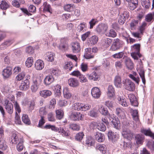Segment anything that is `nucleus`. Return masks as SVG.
I'll list each match as a JSON object with an SVG mask.
<instances>
[{
	"mask_svg": "<svg viewBox=\"0 0 154 154\" xmlns=\"http://www.w3.org/2000/svg\"><path fill=\"white\" fill-rule=\"evenodd\" d=\"M139 21L138 20H133L130 23V26L131 28L132 29H135L138 26V22Z\"/></svg>",
	"mask_w": 154,
	"mask_h": 154,
	"instance_id": "56",
	"label": "nucleus"
},
{
	"mask_svg": "<svg viewBox=\"0 0 154 154\" xmlns=\"http://www.w3.org/2000/svg\"><path fill=\"white\" fill-rule=\"evenodd\" d=\"M108 137L109 139L111 140L113 142H115L118 139L116 133L109 131L108 134Z\"/></svg>",
	"mask_w": 154,
	"mask_h": 154,
	"instance_id": "22",
	"label": "nucleus"
},
{
	"mask_svg": "<svg viewBox=\"0 0 154 154\" xmlns=\"http://www.w3.org/2000/svg\"><path fill=\"white\" fill-rule=\"evenodd\" d=\"M128 98L131 105L134 106H137L138 105L136 97L134 94H131L128 95Z\"/></svg>",
	"mask_w": 154,
	"mask_h": 154,
	"instance_id": "15",
	"label": "nucleus"
},
{
	"mask_svg": "<svg viewBox=\"0 0 154 154\" xmlns=\"http://www.w3.org/2000/svg\"><path fill=\"white\" fill-rule=\"evenodd\" d=\"M10 7L9 4L5 0L1 1L0 4V8L3 10H6Z\"/></svg>",
	"mask_w": 154,
	"mask_h": 154,
	"instance_id": "35",
	"label": "nucleus"
},
{
	"mask_svg": "<svg viewBox=\"0 0 154 154\" xmlns=\"http://www.w3.org/2000/svg\"><path fill=\"white\" fill-rule=\"evenodd\" d=\"M91 105L90 104L82 103L81 111H86L90 109Z\"/></svg>",
	"mask_w": 154,
	"mask_h": 154,
	"instance_id": "59",
	"label": "nucleus"
},
{
	"mask_svg": "<svg viewBox=\"0 0 154 154\" xmlns=\"http://www.w3.org/2000/svg\"><path fill=\"white\" fill-rule=\"evenodd\" d=\"M63 94L64 97L67 99L69 98L72 96L68 88H65L63 89Z\"/></svg>",
	"mask_w": 154,
	"mask_h": 154,
	"instance_id": "43",
	"label": "nucleus"
},
{
	"mask_svg": "<svg viewBox=\"0 0 154 154\" xmlns=\"http://www.w3.org/2000/svg\"><path fill=\"white\" fill-rule=\"evenodd\" d=\"M145 20L148 22H151L152 20H154V15L152 14H148L146 16Z\"/></svg>",
	"mask_w": 154,
	"mask_h": 154,
	"instance_id": "62",
	"label": "nucleus"
},
{
	"mask_svg": "<svg viewBox=\"0 0 154 154\" xmlns=\"http://www.w3.org/2000/svg\"><path fill=\"white\" fill-rule=\"evenodd\" d=\"M118 100L119 103L122 106L126 107L128 106V104L127 103L126 100L125 99L120 97L118 98Z\"/></svg>",
	"mask_w": 154,
	"mask_h": 154,
	"instance_id": "44",
	"label": "nucleus"
},
{
	"mask_svg": "<svg viewBox=\"0 0 154 154\" xmlns=\"http://www.w3.org/2000/svg\"><path fill=\"white\" fill-rule=\"evenodd\" d=\"M94 128H96L98 130L102 131H104L106 130V127L105 125L103 123H97L94 122L93 123Z\"/></svg>",
	"mask_w": 154,
	"mask_h": 154,
	"instance_id": "20",
	"label": "nucleus"
},
{
	"mask_svg": "<svg viewBox=\"0 0 154 154\" xmlns=\"http://www.w3.org/2000/svg\"><path fill=\"white\" fill-rule=\"evenodd\" d=\"M91 94L93 97L95 98H98L100 95V91L97 87H94L91 91Z\"/></svg>",
	"mask_w": 154,
	"mask_h": 154,
	"instance_id": "12",
	"label": "nucleus"
},
{
	"mask_svg": "<svg viewBox=\"0 0 154 154\" xmlns=\"http://www.w3.org/2000/svg\"><path fill=\"white\" fill-rule=\"evenodd\" d=\"M140 44H135L131 46V50L133 52H135L139 54L140 53Z\"/></svg>",
	"mask_w": 154,
	"mask_h": 154,
	"instance_id": "37",
	"label": "nucleus"
},
{
	"mask_svg": "<svg viewBox=\"0 0 154 154\" xmlns=\"http://www.w3.org/2000/svg\"><path fill=\"white\" fill-rule=\"evenodd\" d=\"M43 11H44L48 12L51 14L52 12V10L51 8V6L47 3L46 2H45L43 5Z\"/></svg>",
	"mask_w": 154,
	"mask_h": 154,
	"instance_id": "31",
	"label": "nucleus"
},
{
	"mask_svg": "<svg viewBox=\"0 0 154 154\" xmlns=\"http://www.w3.org/2000/svg\"><path fill=\"white\" fill-rule=\"evenodd\" d=\"M108 26L105 23H101L99 24L96 27V31L99 34L104 33L108 29Z\"/></svg>",
	"mask_w": 154,
	"mask_h": 154,
	"instance_id": "5",
	"label": "nucleus"
},
{
	"mask_svg": "<svg viewBox=\"0 0 154 154\" xmlns=\"http://www.w3.org/2000/svg\"><path fill=\"white\" fill-rule=\"evenodd\" d=\"M125 63L128 68L132 69L133 68V63L130 58L126 59Z\"/></svg>",
	"mask_w": 154,
	"mask_h": 154,
	"instance_id": "41",
	"label": "nucleus"
},
{
	"mask_svg": "<svg viewBox=\"0 0 154 154\" xmlns=\"http://www.w3.org/2000/svg\"><path fill=\"white\" fill-rule=\"evenodd\" d=\"M82 103H74L72 106V108L75 110H81Z\"/></svg>",
	"mask_w": 154,
	"mask_h": 154,
	"instance_id": "55",
	"label": "nucleus"
},
{
	"mask_svg": "<svg viewBox=\"0 0 154 154\" xmlns=\"http://www.w3.org/2000/svg\"><path fill=\"white\" fill-rule=\"evenodd\" d=\"M143 6L146 9L149 8L150 6V3L149 0H141Z\"/></svg>",
	"mask_w": 154,
	"mask_h": 154,
	"instance_id": "54",
	"label": "nucleus"
},
{
	"mask_svg": "<svg viewBox=\"0 0 154 154\" xmlns=\"http://www.w3.org/2000/svg\"><path fill=\"white\" fill-rule=\"evenodd\" d=\"M54 80V78L52 76H47L45 79L44 82L46 85H48L53 82Z\"/></svg>",
	"mask_w": 154,
	"mask_h": 154,
	"instance_id": "28",
	"label": "nucleus"
},
{
	"mask_svg": "<svg viewBox=\"0 0 154 154\" xmlns=\"http://www.w3.org/2000/svg\"><path fill=\"white\" fill-rule=\"evenodd\" d=\"M68 83L69 85L73 87H76L78 85L79 82L75 79L71 78L68 80Z\"/></svg>",
	"mask_w": 154,
	"mask_h": 154,
	"instance_id": "27",
	"label": "nucleus"
},
{
	"mask_svg": "<svg viewBox=\"0 0 154 154\" xmlns=\"http://www.w3.org/2000/svg\"><path fill=\"white\" fill-rule=\"evenodd\" d=\"M97 113L94 109L91 110L88 112V115L92 117H96L98 116Z\"/></svg>",
	"mask_w": 154,
	"mask_h": 154,
	"instance_id": "60",
	"label": "nucleus"
},
{
	"mask_svg": "<svg viewBox=\"0 0 154 154\" xmlns=\"http://www.w3.org/2000/svg\"><path fill=\"white\" fill-rule=\"evenodd\" d=\"M137 71L142 79L143 83L145 85L146 80L145 77V71L144 69L142 66H140L139 68H138Z\"/></svg>",
	"mask_w": 154,
	"mask_h": 154,
	"instance_id": "13",
	"label": "nucleus"
},
{
	"mask_svg": "<svg viewBox=\"0 0 154 154\" xmlns=\"http://www.w3.org/2000/svg\"><path fill=\"white\" fill-rule=\"evenodd\" d=\"M59 133H61L62 134L66 137L68 136L69 134V131L66 129L65 128H60Z\"/></svg>",
	"mask_w": 154,
	"mask_h": 154,
	"instance_id": "45",
	"label": "nucleus"
},
{
	"mask_svg": "<svg viewBox=\"0 0 154 154\" xmlns=\"http://www.w3.org/2000/svg\"><path fill=\"white\" fill-rule=\"evenodd\" d=\"M111 121L112 125L115 129L117 130H119L120 128V122L118 118L112 119Z\"/></svg>",
	"mask_w": 154,
	"mask_h": 154,
	"instance_id": "19",
	"label": "nucleus"
},
{
	"mask_svg": "<svg viewBox=\"0 0 154 154\" xmlns=\"http://www.w3.org/2000/svg\"><path fill=\"white\" fill-rule=\"evenodd\" d=\"M29 83L24 82H22L21 85L19 87L20 90L22 91H26L27 90L29 86Z\"/></svg>",
	"mask_w": 154,
	"mask_h": 154,
	"instance_id": "38",
	"label": "nucleus"
},
{
	"mask_svg": "<svg viewBox=\"0 0 154 154\" xmlns=\"http://www.w3.org/2000/svg\"><path fill=\"white\" fill-rule=\"evenodd\" d=\"M98 22V20L97 19H92L89 22L90 24V29H92L93 26Z\"/></svg>",
	"mask_w": 154,
	"mask_h": 154,
	"instance_id": "61",
	"label": "nucleus"
},
{
	"mask_svg": "<svg viewBox=\"0 0 154 154\" xmlns=\"http://www.w3.org/2000/svg\"><path fill=\"white\" fill-rule=\"evenodd\" d=\"M141 132L145 135L149 136L154 139V134L152 133L149 129L148 130L143 129L141 130Z\"/></svg>",
	"mask_w": 154,
	"mask_h": 154,
	"instance_id": "39",
	"label": "nucleus"
},
{
	"mask_svg": "<svg viewBox=\"0 0 154 154\" xmlns=\"http://www.w3.org/2000/svg\"><path fill=\"white\" fill-rule=\"evenodd\" d=\"M123 41L118 38L114 39L112 42L109 51H114L120 49L123 45Z\"/></svg>",
	"mask_w": 154,
	"mask_h": 154,
	"instance_id": "1",
	"label": "nucleus"
},
{
	"mask_svg": "<svg viewBox=\"0 0 154 154\" xmlns=\"http://www.w3.org/2000/svg\"><path fill=\"white\" fill-rule=\"evenodd\" d=\"M4 105L7 112L10 114H11L13 111V106L12 104L8 100L6 99L5 101Z\"/></svg>",
	"mask_w": 154,
	"mask_h": 154,
	"instance_id": "6",
	"label": "nucleus"
},
{
	"mask_svg": "<svg viewBox=\"0 0 154 154\" xmlns=\"http://www.w3.org/2000/svg\"><path fill=\"white\" fill-rule=\"evenodd\" d=\"M96 140L99 142H103L105 140V136L104 134L99 132H96L94 135Z\"/></svg>",
	"mask_w": 154,
	"mask_h": 154,
	"instance_id": "25",
	"label": "nucleus"
},
{
	"mask_svg": "<svg viewBox=\"0 0 154 154\" xmlns=\"http://www.w3.org/2000/svg\"><path fill=\"white\" fill-rule=\"evenodd\" d=\"M85 24L84 22L80 23L78 26L77 31L79 32H84L85 30Z\"/></svg>",
	"mask_w": 154,
	"mask_h": 154,
	"instance_id": "47",
	"label": "nucleus"
},
{
	"mask_svg": "<svg viewBox=\"0 0 154 154\" xmlns=\"http://www.w3.org/2000/svg\"><path fill=\"white\" fill-rule=\"evenodd\" d=\"M85 53L84 56L87 59H90L94 57V54L92 53L91 49L90 48H87L85 50Z\"/></svg>",
	"mask_w": 154,
	"mask_h": 154,
	"instance_id": "18",
	"label": "nucleus"
},
{
	"mask_svg": "<svg viewBox=\"0 0 154 154\" xmlns=\"http://www.w3.org/2000/svg\"><path fill=\"white\" fill-rule=\"evenodd\" d=\"M123 137L129 140L133 138L134 134L129 130L123 131L122 132Z\"/></svg>",
	"mask_w": 154,
	"mask_h": 154,
	"instance_id": "14",
	"label": "nucleus"
},
{
	"mask_svg": "<svg viewBox=\"0 0 154 154\" xmlns=\"http://www.w3.org/2000/svg\"><path fill=\"white\" fill-rule=\"evenodd\" d=\"M123 84L124 88L130 91H133L135 89V85L131 80L126 79L123 81Z\"/></svg>",
	"mask_w": 154,
	"mask_h": 154,
	"instance_id": "2",
	"label": "nucleus"
},
{
	"mask_svg": "<svg viewBox=\"0 0 154 154\" xmlns=\"http://www.w3.org/2000/svg\"><path fill=\"white\" fill-rule=\"evenodd\" d=\"M23 143V139L22 138H20L18 144L16 146L17 149L19 152H21L23 150L24 148Z\"/></svg>",
	"mask_w": 154,
	"mask_h": 154,
	"instance_id": "32",
	"label": "nucleus"
},
{
	"mask_svg": "<svg viewBox=\"0 0 154 154\" xmlns=\"http://www.w3.org/2000/svg\"><path fill=\"white\" fill-rule=\"evenodd\" d=\"M72 49L73 52L75 53L79 52L80 50V45L77 42L72 43L71 44Z\"/></svg>",
	"mask_w": 154,
	"mask_h": 154,
	"instance_id": "17",
	"label": "nucleus"
},
{
	"mask_svg": "<svg viewBox=\"0 0 154 154\" xmlns=\"http://www.w3.org/2000/svg\"><path fill=\"white\" fill-rule=\"evenodd\" d=\"M69 128L73 131H76L79 130L80 128L79 125L75 123L70 124L69 125Z\"/></svg>",
	"mask_w": 154,
	"mask_h": 154,
	"instance_id": "42",
	"label": "nucleus"
},
{
	"mask_svg": "<svg viewBox=\"0 0 154 154\" xmlns=\"http://www.w3.org/2000/svg\"><path fill=\"white\" fill-rule=\"evenodd\" d=\"M25 74L24 72H22L21 73L19 74L16 77V79L17 80L20 81L22 80L25 76Z\"/></svg>",
	"mask_w": 154,
	"mask_h": 154,
	"instance_id": "64",
	"label": "nucleus"
},
{
	"mask_svg": "<svg viewBox=\"0 0 154 154\" xmlns=\"http://www.w3.org/2000/svg\"><path fill=\"white\" fill-rule=\"evenodd\" d=\"M33 63V58L32 57H30L28 58L26 61V66L28 67H31Z\"/></svg>",
	"mask_w": 154,
	"mask_h": 154,
	"instance_id": "48",
	"label": "nucleus"
},
{
	"mask_svg": "<svg viewBox=\"0 0 154 154\" xmlns=\"http://www.w3.org/2000/svg\"><path fill=\"white\" fill-rule=\"evenodd\" d=\"M39 93L42 97L44 98H47L51 94V91L46 90L40 91Z\"/></svg>",
	"mask_w": 154,
	"mask_h": 154,
	"instance_id": "30",
	"label": "nucleus"
},
{
	"mask_svg": "<svg viewBox=\"0 0 154 154\" xmlns=\"http://www.w3.org/2000/svg\"><path fill=\"white\" fill-rule=\"evenodd\" d=\"M13 39H8L5 40L0 45V49L1 50H4L8 47L11 45L14 42Z\"/></svg>",
	"mask_w": 154,
	"mask_h": 154,
	"instance_id": "9",
	"label": "nucleus"
},
{
	"mask_svg": "<svg viewBox=\"0 0 154 154\" xmlns=\"http://www.w3.org/2000/svg\"><path fill=\"white\" fill-rule=\"evenodd\" d=\"M124 55L123 52H120L112 55V56L114 58L120 59L123 57Z\"/></svg>",
	"mask_w": 154,
	"mask_h": 154,
	"instance_id": "57",
	"label": "nucleus"
},
{
	"mask_svg": "<svg viewBox=\"0 0 154 154\" xmlns=\"http://www.w3.org/2000/svg\"><path fill=\"white\" fill-rule=\"evenodd\" d=\"M129 77L135 81L138 85H139V82L140 81V79L138 76L136 77L134 75H132V74H130Z\"/></svg>",
	"mask_w": 154,
	"mask_h": 154,
	"instance_id": "63",
	"label": "nucleus"
},
{
	"mask_svg": "<svg viewBox=\"0 0 154 154\" xmlns=\"http://www.w3.org/2000/svg\"><path fill=\"white\" fill-rule=\"evenodd\" d=\"M116 114L121 118H123L125 117V113L123 110L120 108H117L116 110Z\"/></svg>",
	"mask_w": 154,
	"mask_h": 154,
	"instance_id": "33",
	"label": "nucleus"
},
{
	"mask_svg": "<svg viewBox=\"0 0 154 154\" xmlns=\"http://www.w3.org/2000/svg\"><path fill=\"white\" fill-rule=\"evenodd\" d=\"M35 65V69L37 70H42L44 66V62L41 60H37Z\"/></svg>",
	"mask_w": 154,
	"mask_h": 154,
	"instance_id": "21",
	"label": "nucleus"
},
{
	"mask_svg": "<svg viewBox=\"0 0 154 154\" xmlns=\"http://www.w3.org/2000/svg\"><path fill=\"white\" fill-rule=\"evenodd\" d=\"M12 69L10 67H7L4 69L2 72V75L5 79H7L12 75Z\"/></svg>",
	"mask_w": 154,
	"mask_h": 154,
	"instance_id": "7",
	"label": "nucleus"
},
{
	"mask_svg": "<svg viewBox=\"0 0 154 154\" xmlns=\"http://www.w3.org/2000/svg\"><path fill=\"white\" fill-rule=\"evenodd\" d=\"M23 122L26 124L29 125L30 124V121L28 116L26 114H23L22 117Z\"/></svg>",
	"mask_w": 154,
	"mask_h": 154,
	"instance_id": "46",
	"label": "nucleus"
},
{
	"mask_svg": "<svg viewBox=\"0 0 154 154\" xmlns=\"http://www.w3.org/2000/svg\"><path fill=\"white\" fill-rule=\"evenodd\" d=\"M42 82V80L41 77L33 79L32 84L31 88L32 92H35L37 91Z\"/></svg>",
	"mask_w": 154,
	"mask_h": 154,
	"instance_id": "3",
	"label": "nucleus"
},
{
	"mask_svg": "<svg viewBox=\"0 0 154 154\" xmlns=\"http://www.w3.org/2000/svg\"><path fill=\"white\" fill-rule=\"evenodd\" d=\"M83 117V116L79 112H71L69 115L71 119L73 121L82 120Z\"/></svg>",
	"mask_w": 154,
	"mask_h": 154,
	"instance_id": "4",
	"label": "nucleus"
},
{
	"mask_svg": "<svg viewBox=\"0 0 154 154\" xmlns=\"http://www.w3.org/2000/svg\"><path fill=\"white\" fill-rule=\"evenodd\" d=\"M96 149L102 152V154H106V148H105V146L104 145L98 144L96 146Z\"/></svg>",
	"mask_w": 154,
	"mask_h": 154,
	"instance_id": "29",
	"label": "nucleus"
},
{
	"mask_svg": "<svg viewBox=\"0 0 154 154\" xmlns=\"http://www.w3.org/2000/svg\"><path fill=\"white\" fill-rule=\"evenodd\" d=\"M144 136L140 134H137L135 136V140L137 144L142 143L144 139Z\"/></svg>",
	"mask_w": 154,
	"mask_h": 154,
	"instance_id": "34",
	"label": "nucleus"
},
{
	"mask_svg": "<svg viewBox=\"0 0 154 154\" xmlns=\"http://www.w3.org/2000/svg\"><path fill=\"white\" fill-rule=\"evenodd\" d=\"M106 35L108 37L114 38L116 36L117 34L114 30L111 29L106 32Z\"/></svg>",
	"mask_w": 154,
	"mask_h": 154,
	"instance_id": "40",
	"label": "nucleus"
},
{
	"mask_svg": "<svg viewBox=\"0 0 154 154\" xmlns=\"http://www.w3.org/2000/svg\"><path fill=\"white\" fill-rule=\"evenodd\" d=\"M128 2L127 6L131 10H134L138 5V0H131Z\"/></svg>",
	"mask_w": 154,
	"mask_h": 154,
	"instance_id": "11",
	"label": "nucleus"
},
{
	"mask_svg": "<svg viewBox=\"0 0 154 154\" xmlns=\"http://www.w3.org/2000/svg\"><path fill=\"white\" fill-rule=\"evenodd\" d=\"M11 141L12 143L16 144L19 141L18 137L14 133H12L11 136Z\"/></svg>",
	"mask_w": 154,
	"mask_h": 154,
	"instance_id": "50",
	"label": "nucleus"
},
{
	"mask_svg": "<svg viewBox=\"0 0 154 154\" xmlns=\"http://www.w3.org/2000/svg\"><path fill=\"white\" fill-rule=\"evenodd\" d=\"M88 79L90 80H92L94 81H97L98 80L99 77L97 73L94 71L91 74L88 75Z\"/></svg>",
	"mask_w": 154,
	"mask_h": 154,
	"instance_id": "36",
	"label": "nucleus"
},
{
	"mask_svg": "<svg viewBox=\"0 0 154 154\" xmlns=\"http://www.w3.org/2000/svg\"><path fill=\"white\" fill-rule=\"evenodd\" d=\"M61 43L59 46V48L63 51L67 50L68 48V43L67 40L65 39H62Z\"/></svg>",
	"mask_w": 154,
	"mask_h": 154,
	"instance_id": "10",
	"label": "nucleus"
},
{
	"mask_svg": "<svg viewBox=\"0 0 154 154\" xmlns=\"http://www.w3.org/2000/svg\"><path fill=\"white\" fill-rule=\"evenodd\" d=\"M56 117L59 119H61L63 118V112L62 109H60L57 110L56 111Z\"/></svg>",
	"mask_w": 154,
	"mask_h": 154,
	"instance_id": "49",
	"label": "nucleus"
},
{
	"mask_svg": "<svg viewBox=\"0 0 154 154\" xmlns=\"http://www.w3.org/2000/svg\"><path fill=\"white\" fill-rule=\"evenodd\" d=\"M114 83L115 86L117 88H121L122 86V79L119 75L116 76L114 80Z\"/></svg>",
	"mask_w": 154,
	"mask_h": 154,
	"instance_id": "16",
	"label": "nucleus"
},
{
	"mask_svg": "<svg viewBox=\"0 0 154 154\" xmlns=\"http://www.w3.org/2000/svg\"><path fill=\"white\" fill-rule=\"evenodd\" d=\"M99 112L100 113L104 116H107L108 118L111 120L110 118H111L112 115L109 112L106 108L101 107L100 109Z\"/></svg>",
	"mask_w": 154,
	"mask_h": 154,
	"instance_id": "24",
	"label": "nucleus"
},
{
	"mask_svg": "<svg viewBox=\"0 0 154 154\" xmlns=\"http://www.w3.org/2000/svg\"><path fill=\"white\" fill-rule=\"evenodd\" d=\"M54 54L51 52H47L44 55L45 59L48 61L51 62L54 60Z\"/></svg>",
	"mask_w": 154,
	"mask_h": 154,
	"instance_id": "23",
	"label": "nucleus"
},
{
	"mask_svg": "<svg viewBox=\"0 0 154 154\" xmlns=\"http://www.w3.org/2000/svg\"><path fill=\"white\" fill-rule=\"evenodd\" d=\"M131 113L134 120L136 121L139 120L138 111L137 110H132V111L131 112Z\"/></svg>",
	"mask_w": 154,
	"mask_h": 154,
	"instance_id": "52",
	"label": "nucleus"
},
{
	"mask_svg": "<svg viewBox=\"0 0 154 154\" xmlns=\"http://www.w3.org/2000/svg\"><path fill=\"white\" fill-rule=\"evenodd\" d=\"M98 40V37L97 36L93 35L87 39V44L89 46H92L96 44Z\"/></svg>",
	"mask_w": 154,
	"mask_h": 154,
	"instance_id": "8",
	"label": "nucleus"
},
{
	"mask_svg": "<svg viewBox=\"0 0 154 154\" xmlns=\"http://www.w3.org/2000/svg\"><path fill=\"white\" fill-rule=\"evenodd\" d=\"M35 102L33 100H31L28 102L27 104L28 108L29 110L31 111L34 109L35 106Z\"/></svg>",
	"mask_w": 154,
	"mask_h": 154,
	"instance_id": "53",
	"label": "nucleus"
},
{
	"mask_svg": "<svg viewBox=\"0 0 154 154\" xmlns=\"http://www.w3.org/2000/svg\"><path fill=\"white\" fill-rule=\"evenodd\" d=\"M84 134L82 132H80L77 134L75 136V139L77 140L81 141L83 138Z\"/></svg>",
	"mask_w": 154,
	"mask_h": 154,
	"instance_id": "58",
	"label": "nucleus"
},
{
	"mask_svg": "<svg viewBox=\"0 0 154 154\" xmlns=\"http://www.w3.org/2000/svg\"><path fill=\"white\" fill-rule=\"evenodd\" d=\"M63 8L65 11L71 12L73 10L74 5L71 4H67L65 5Z\"/></svg>",
	"mask_w": 154,
	"mask_h": 154,
	"instance_id": "51",
	"label": "nucleus"
},
{
	"mask_svg": "<svg viewBox=\"0 0 154 154\" xmlns=\"http://www.w3.org/2000/svg\"><path fill=\"white\" fill-rule=\"evenodd\" d=\"M108 96L111 98L113 97L115 95V91L113 86L109 85L108 88Z\"/></svg>",
	"mask_w": 154,
	"mask_h": 154,
	"instance_id": "26",
	"label": "nucleus"
}]
</instances>
